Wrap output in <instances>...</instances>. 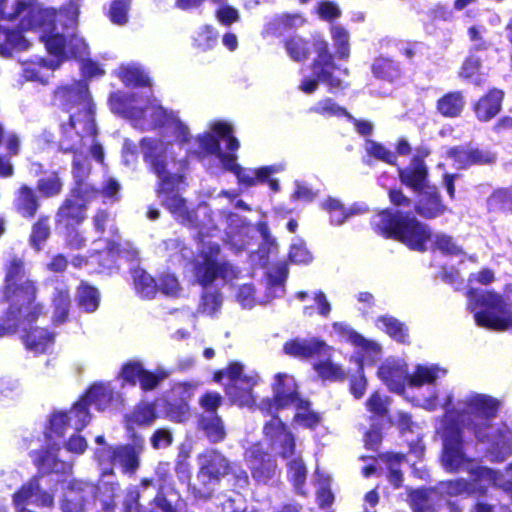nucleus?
Segmentation results:
<instances>
[{"label": "nucleus", "mask_w": 512, "mask_h": 512, "mask_svg": "<svg viewBox=\"0 0 512 512\" xmlns=\"http://www.w3.org/2000/svg\"><path fill=\"white\" fill-rule=\"evenodd\" d=\"M109 106L112 112L128 119L135 129L150 131L165 128L173 134L174 142L153 137L143 138L140 142L144 160L158 177L159 198L177 220L199 228L198 254L195 257L197 281L206 286L218 277L225 281L235 278L238 273L236 268L222 260L219 244L212 240L214 235L210 232L215 230L211 225L212 220L209 218L208 223L197 222L200 216H207V208L199 206L195 212L189 211L178 194L187 167L186 154L191 153L189 149L197 148L179 112L164 108L150 89L131 95L113 93Z\"/></svg>", "instance_id": "nucleus-1"}, {"label": "nucleus", "mask_w": 512, "mask_h": 512, "mask_svg": "<svg viewBox=\"0 0 512 512\" xmlns=\"http://www.w3.org/2000/svg\"><path fill=\"white\" fill-rule=\"evenodd\" d=\"M56 97L70 112L69 121L61 126L58 145L62 152L73 155L72 173L81 182L90 172L88 156L103 160V148L96 143L93 103L83 81L58 88Z\"/></svg>", "instance_id": "nucleus-2"}, {"label": "nucleus", "mask_w": 512, "mask_h": 512, "mask_svg": "<svg viewBox=\"0 0 512 512\" xmlns=\"http://www.w3.org/2000/svg\"><path fill=\"white\" fill-rule=\"evenodd\" d=\"M501 407L499 399L471 391L461 396L439 421L473 433L479 442L489 445L487 454L490 460L500 462L512 454L511 432L493 425Z\"/></svg>", "instance_id": "nucleus-3"}, {"label": "nucleus", "mask_w": 512, "mask_h": 512, "mask_svg": "<svg viewBox=\"0 0 512 512\" xmlns=\"http://www.w3.org/2000/svg\"><path fill=\"white\" fill-rule=\"evenodd\" d=\"M77 17L75 8L66 19L44 22L35 29L41 32L40 38L51 59L37 58L24 62L23 75L27 80L47 83L52 72L72 57L81 62V70L85 77H99L104 74L98 63L85 58L88 55V45L83 38L74 34Z\"/></svg>", "instance_id": "nucleus-4"}, {"label": "nucleus", "mask_w": 512, "mask_h": 512, "mask_svg": "<svg viewBox=\"0 0 512 512\" xmlns=\"http://www.w3.org/2000/svg\"><path fill=\"white\" fill-rule=\"evenodd\" d=\"M232 133L233 127L229 122L212 121L208 125V130L194 139L197 148H191L189 151L197 156H216L222 167L232 172L236 176L239 185L245 187L264 183L271 175L284 170L283 164L263 166L256 169L241 167L236 162V151L240 144Z\"/></svg>", "instance_id": "nucleus-5"}, {"label": "nucleus", "mask_w": 512, "mask_h": 512, "mask_svg": "<svg viewBox=\"0 0 512 512\" xmlns=\"http://www.w3.org/2000/svg\"><path fill=\"white\" fill-rule=\"evenodd\" d=\"M371 223L377 233L396 239L415 251H425L432 240L433 233L426 224L401 212L383 210L373 217Z\"/></svg>", "instance_id": "nucleus-6"}, {"label": "nucleus", "mask_w": 512, "mask_h": 512, "mask_svg": "<svg viewBox=\"0 0 512 512\" xmlns=\"http://www.w3.org/2000/svg\"><path fill=\"white\" fill-rule=\"evenodd\" d=\"M264 434L269 439L273 451L287 461V477L294 490L305 495L307 469L300 453L296 451L293 434L278 417H273L265 424Z\"/></svg>", "instance_id": "nucleus-7"}, {"label": "nucleus", "mask_w": 512, "mask_h": 512, "mask_svg": "<svg viewBox=\"0 0 512 512\" xmlns=\"http://www.w3.org/2000/svg\"><path fill=\"white\" fill-rule=\"evenodd\" d=\"M501 295L488 290H470L468 308L473 313L478 326L505 330L512 328V303Z\"/></svg>", "instance_id": "nucleus-8"}, {"label": "nucleus", "mask_w": 512, "mask_h": 512, "mask_svg": "<svg viewBox=\"0 0 512 512\" xmlns=\"http://www.w3.org/2000/svg\"><path fill=\"white\" fill-rule=\"evenodd\" d=\"M4 295L10 302L9 311L26 308V317L35 319L34 314L41 312V304L35 302L36 287L26 277L23 261L16 256H9L4 265Z\"/></svg>", "instance_id": "nucleus-9"}, {"label": "nucleus", "mask_w": 512, "mask_h": 512, "mask_svg": "<svg viewBox=\"0 0 512 512\" xmlns=\"http://www.w3.org/2000/svg\"><path fill=\"white\" fill-rule=\"evenodd\" d=\"M436 432L443 441L441 461L447 471H466L470 474L473 481L493 483L482 474L483 470L490 469L479 466L474 459L469 458L463 451L461 430L439 421L436 425Z\"/></svg>", "instance_id": "nucleus-10"}, {"label": "nucleus", "mask_w": 512, "mask_h": 512, "mask_svg": "<svg viewBox=\"0 0 512 512\" xmlns=\"http://www.w3.org/2000/svg\"><path fill=\"white\" fill-rule=\"evenodd\" d=\"M312 45L316 54L312 64V76H304L299 89L305 94H312L317 90L319 82L328 85L330 90L341 88V76H346L347 70L336 66L328 42L322 35H314Z\"/></svg>", "instance_id": "nucleus-11"}, {"label": "nucleus", "mask_w": 512, "mask_h": 512, "mask_svg": "<svg viewBox=\"0 0 512 512\" xmlns=\"http://www.w3.org/2000/svg\"><path fill=\"white\" fill-rule=\"evenodd\" d=\"M27 314L26 308L9 311L0 323V337L20 330L23 332L22 338L28 350L36 354L44 353L52 346L54 334L44 328L32 326L33 322L43 315V307L41 306L40 313L36 311L35 319L26 317Z\"/></svg>", "instance_id": "nucleus-12"}, {"label": "nucleus", "mask_w": 512, "mask_h": 512, "mask_svg": "<svg viewBox=\"0 0 512 512\" xmlns=\"http://www.w3.org/2000/svg\"><path fill=\"white\" fill-rule=\"evenodd\" d=\"M8 0H0V17L12 19L20 17V25L24 30L36 29L39 24L44 22H54L66 19L68 15L76 8L78 12V3L80 0H69L67 7L61 11L54 9H42L34 0H12V5L16 8L10 12L7 11Z\"/></svg>", "instance_id": "nucleus-13"}, {"label": "nucleus", "mask_w": 512, "mask_h": 512, "mask_svg": "<svg viewBox=\"0 0 512 512\" xmlns=\"http://www.w3.org/2000/svg\"><path fill=\"white\" fill-rule=\"evenodd\" d=\"M223 378L228 380L225 384L226 395L234 404L246 407L254 404L252 390L259 382V375L255 371L246 369L240 362H231L214 375L216 382H221Z\"/></svg>", "instance_id": "nucleus-14"}, {"label": "nucleus", "mask_w": 512, "mask_h": 512, "mask_svg": "<svg viewBox=\"0 0 512 512\" xmlns=\"http://www.w3.org/2000/svg\"><path fill=\"white\" fill-rule=\"evenodd\" d=\"M331 335L355 348L351 360L355 361L360 369L363 365H373L382 355V346L378 342L365 338L345 322H334Z\"/></svg>", "instance_id": "nucleus-15"}, {"label": "nucleus", "mask_w": 512, "mask_h": 512, "mask_svg": "<svg viewBox=\"0 0 512 512\" xmlns=\"http://www.w3.org/2000/svg\"><path fill=\"white\" fill-rule=\"evenodd\" d=\"M93 224L96 232L107 233L112 239L108 237L99 238L93 242L94 249L98 258V271L104 269H110L115 263L117 257H130V253H126L119 249V243L114 238L116 234V228L113 220H111L105 211H99L93 218Z\"/></svg>", "instance_id": "nucleus-16"}, {"label": "nucleus", "mask_w": 512, "mask_h": 512, "mask_svg": "<svg viewBox=\"0 0 512 512\" xmlns=\"http://www.w3.org/2000/svg\"><path fill=\"white\" fill-rule=\"evenodd\" d=\"M199 466L197 475L199 486H193V492L195 497L206 499L211 496L219 480L228 474L230 465L223 455L210 450L199 456Z\"/></svg>", "instance_id": "nucleus-17"}, {"label": "nucleus", "mask_w": 512, "mask_h": 512, "mask_svg": "<svg viewBox=\"0 0 512 512\" xmlns=\"http://www.w3.org/2000/svg\"><path fill=\"white\" fill-rule=\"evenodd\" d=\"M91 416L88 405L83 398L77 402L68 412L54 413L50 420V432L48 437L52 440L53 435L64 437L70 431H80L89 422Z\"/></svg>", "instance_id": "nucleus-18"}, {"label": "nucleus", "mask_w": 512, "mask_h": 512, "mask_svg": "<svg viewBox=\"0 0 512 512\" xmlns=\"http://www.w3.org/2000/svg\"><path fill=\"white\" fill-rule=\"evenodd\" d=\"M143 447V438L135 436L133 446H123L115 450L103 447L96 451L95 457L101 465L105 462L118 464L124 472H132L138 467V457Z\"/></svg>", "instance_id": "nucleus-19"}, {"label": "nucleus", "mask_w": 512, "mask_h": 512, "mask_svg": "<svg viewBox=\"0 0 512 512\" xmlns=\"http://www.w3.org/2000/svg\"><path fill=\"white\" fill-rule=\"evenodd\" d=\"M244 459L252 478L261 484H267L277 475V464L273 457L265 453L260 444L246 449Z\"/></svg>", "instance_id": "nucleus-20"}, {"label": "nucleus", "mask_w": 512, "mask_h": 512, "mask_svg": "<svg viewBox=\"0 0 512 512\" xmlns=\"http://www.w3.org/2000/svg\"><path fill=\"white\" fill-rule=\"evenodd\" d=\"M273 403L263 404L262 409L273 414L274 411L292 406L300 401L298 386L294 377L287 373H278L272 383Z\"/></svg>", "instance_id": "nucleus-21"}, {"label": "nucleus", "mask_w": 512, "mask_h": 512, "mask_svg": "<svg viewBox=\"0 0 512 512\" xmlns=\"http://www.w3.org/2000/svg\"><path fill=\"white\" fill-rule=\"evenodd\" d=\"M379 379L392 392L403 393L409 383L407 362L399 357H388L378 368Z\"/></svg>", "instance_id": "nucleus-22"}, {"label": "nucleus", "mask_w": 512, "mask_h": 512, "mask_svg": "<svg viewBox=\"0 0 512 512\" xmlns=\"http://www.w3.org/2000/svg\"><path fill=\"white\" fill-rule=\"evenodd\" d=\"M78 187L73 190L72 195L60 207L57 213V222L69 228L74 224H80L86 216L85 202L83 193L87 191V186L82 182L76 181Z\"/></svg>", "instance_id": "nucleus-23"}, {"label": "nucleus", "mask_w": 512, "mask_h": 512, "mask_svg": "<svg viewBox=\"0 0 512 512\" xmlns=\"http://www.w3.org/2000/svg\"><path fill=\"white\" fill-rule=\"evenodd\" d=\"M34 462L43 473L69 474L73 468L72 460L65 459L56 443L34 456Z\"/></svg>", "instance_id": "nucleus-24"}, {"label": "nucleus", "mask_w": 512, "mask_h": 512, "mask_svg": "<svg viewBox=\"0 0 512 512\" xmlns=\"http://www.w3.org/2000/svg\"><path fill=\"white\" fill-rule=\"evenodd\" d=\"M94 491V486L88 482L70 481L60 503L62 512H83L87 498L93 495Z\"/></svg>", "instance_id": "nucleus-25"}, {"label": "nucleus", "mask_w": 512, "mask_h": 512, "mask_svg": "<svg viewBox=\"0 0 512 512\" xmlns=\"http://www.w3.org/2000/svg\"><path fill=\"white\" fill-rule=\"evenodd\" d=\"M285 354L292 357L307 359L321 355H328L331 350L324 341L316 338L311 339H292L287 341L283 347Z\"/></svg>", "instance_id": "nucleus-26"}, {"label": "nucleus", "mask_w": 512, "mask_h": 512, "mask_svg": "<svg viewBox=\"0 0 512 512\" xmlns=\"http://www.w3.org/2000/svg\"><path fill=\"white\" fill-rule=\"evenodd\" d=\"M268 292L264 296L256 294L252 285L245 284L239 288L237 298L244 308H252L256 304H266L273 298L280 297L284 294L283 280L269 281Z\"/></svg>", "instance_id": "nucleus-27"}, {"label": "nucleus", "mask_w": 512, "mask_h": 512, "mask_svg": "<svg viewBox=\"0 0 512 512\" xmlns=\"http://www.w3.org/2000/svg\"><path fill=\"white\" fill-rule=\"evenodd\" d=\"M398 172L402 184L418 194L430 187L427 180V167L421 161L420 156H414L410 165L404 169H399Z\"/></svg>", "instance_id": "nucleus-28"}, {"label": "nucleus", "mask_w": 512, "mask_h": 512, "mask_svg": "<svg viewBox=\"0 0 512 512\" xmlns=\"http://www.w3.org/2000/svg\"><path fill=\"white\" fill-rule=\"evenodd\" d=\"M226 241L237 251L247 248L252 228L238 214L230 213L225 220Z\"/></svg>", "instance_id": "nucleus-29"}, {"label": "nucleus", "mask_w": 512, "mask_h": 512, "mask_svg": "<svg viewBox=\"0 0 512 512\" xmlns=\"http://www.w3.org/2000/svg\"><path fill=\"white\" fill-rule=\"evenodd\" d=\"M156 402H140L138 403L131 412L125 415L126 428L132 431L134 427L150 426L157 419Z\"/></svg>", "instance_id": "nucleus-30"}, {"label": "nucleus", "mask_w": 512, "mask_h": 512, "mask_svg": "<svg viewBox=\"0 0 512 512\" xmlns=\"http://www.w3.org/2000/svg\"><path fill=\"white\" fill-rule=\"evenodd\" d=\"M449 157L457 168H465L473 164H486L495 160V155L488 151L471 148H454Z\"/></svg>", "instance_id": "nucleus-31"}, {"label": "nucleus", "mask_w": 512, "mask_h": 512, "mask_svg": "<svg viewBox=\"0 0 512 512\" xmlns=\"http://www.w3.org/2000/svg\"><path fill=\"white\" fill-rule=\"evenodd\" d=\"M446 207L441 203L437 189L434 186L419 193L416 211L425 218H435L442 215Z\"/></svg>", "instance_id": "nucleus-32"}, {"label": "nucleus", "mask_w": 512, "mask_h": 512, "mask_svg": "<svg viewBox=\"0 0 512 512\" xmlns=\"http://www.w3.org/2000/svg\"><path fill=\"white\" fill-rule=\"evenodd\" d=\"M195 386L188 383H179L172 389V394L175 397L181 398L179 405L170 404L167 411V417L174 422H183L189 416V407L187 400H189L194 394Z\"/></svg>", "instance_id": "nucleus-33"}, {"label": "nucleus", "mask_w": 512, "mask_h": 512, "mask_svg": "<svg viewBox=\"0 0 512 512\" xmlns=\"http://www.w3.org/2000/svg\"><path fill=\"white\" fill-rule=\"evenodd\" d=\"M447 373V369L438 364H417L413 372L409 374L408 385L420 387L425 384H433L436 380L444 378Z\"/></svg>", "instance_id": "nucleus-34"}, {"label": "nucleus", "mask_w": 512, "mask_h": 512, "mask_svg": "<svg viewBox=\"0 0 512 512\" xmlns=\"http://www.w3.org/2000/svg\"><path fill=\"white\" fill-rule=\"evenodd\" d=\"M52 321L54 324H62L66 321L71 305L70 294L64 283H57L51 294Z\"/></svg>", "instance_id": "nucleus-35"}, {"label": "nucleus", "mask_w": 512, "mask_h": 512, "mask_svg": "<svg viewBox=\"0 0 512 512\" xmlns=\"http://www.w3.org/2000/svg\"><path fill=\"white\" fill-rule=\"evenodd\" d=\"M503 91L491 89L485 96L475 104L474 110L480 121H489L495 117L501 109Z\"/></svg>", "instance_id": "nucleus-36"}, {"label": "nucleus", "mask_w": 512, "mask_h": 512, "mask_svg": "<svg viewBox=\"0 0 512 512\" xmlns=\"http://www.w3.org/2000/svg\"><path fill=\"white\" fill-rule=\"evenodd\" d=\"M117 76L127 86L148 87L150 89L151 80L148 74L137 63L122 64L117 69Z\"/></svg>", "instance_id": "nucleus-37"}, {"label": "nucleus", "mask_w": 512, "mask_h": 512, "mask_svg": "<svg viewBox=\"0 0 512 512\" xmlns=\"http://www.w3.org/2000/svg\"><path fill=\"white\" fill-rule=\"evenodd\" d=\"M16 211L23 217H33L39 207L38 199L32 188L22 185L14 199Z\"/></svg>", "instance_id": "nucleus-38"}, {"label": "nucleus", "mask_w": 512, "mask_h": 512, "mask_svg": "<svg viewBox=\"0 0 512 512\" xmlns=\"http://www.w3.org/2000/svg\"><path fill=\"white\" fill-rule=\"evenodd\" d=\"M324 208L330 213V221L334 225H341L349 217L366 212V207L361 204H354L345 208L338 200L328 199L324 203Z\"/></svg>", "instance_id": "nucleus-39"}, {"label": "nucleus", "mask_w": 512, "mask_h": 512, "mask_svg": "<svg viewBox=\"0 0 512 512\" xmlns=\"http://www.w3.org/2000/svg\"><path fill=\"white\" fill-rule=\"evenodd\" d=\"M283 47L287 56L294 62H304L310 55L309 41L298 34L286 37L283 40Z\"/></svg>", "instance_id": "nucleus-40"}, {"label": "nucleus", "mask_w": 512, "mask_h": 512, "mask_svg": "<svg viewBox=\"0 0 512 512\" xmlns=\"http://www.w3.org/2000/svg\"><path fill=\"white\" fill-rule=\"evenodd\" d=\"M29 41L19 32L0 25V55L8 56L13 50H25Z\"/></svg>", "instance_id": "nucleus-41"}, {"label": "nucleus", "mask_w": 512, "mask_h": 512, "mask_svg": "<svg viewBox=\"0 0 512 512\" xmlns=\"http://www.w3.org/2000/svg\"><path fill=\"white\" fill-rule=\"evenodd\" d=\"M113 399V389L109 383L94 384L83 400L87 405H94L98 410H105Z\"/></svg>", "instance_id": "nucleus-42"}, {"label": "nucleus", "mask_w": 512, "mask_h": 512, "mask_svg": "<svg viewBox=\"0 0 512 512\" xmlns=\"http://www.w3.org/2000/svg\"><path fill=\"white\" fill-rule=\"evenodd\" d=\"M375 325L397 342L406 343L408 341L409 334L407 327L392 316L384 315L378 317L375 321Z\"/></svg>", "instance_id": "nucleus-43"}, {"label": "nucleus", "mask_w": 512, "mask_h": 512, "mask_svg": "<svg viewBox=\"0 0 512 512\" xmlns=\"http://www.w3.org/2000/svg\"><path fill=\"white\" fill-rule=\"evenodd\" d=\"M331 351L332 349L328 352V355L317 356L319 360L314 364V369L322 379L330 381L344 380L345 371L341 365L330 359Z\"/></svg>", "instance_id": "nucleus-44"}, {"label": "nucleus", "mask_w": 512, "mask_h": 512, "mask_svg": "<svg viewBox=\"0 0 512 512\" xmlns=\"http://www.w3.org/2000/svg\"><path fill=\"white\" fill-rule=\"evenodd\" d=\"M453 399V391L445 389L443 391H433L430 396L419 399L417 404L428 411H434L439 407L443 408L445 415L448 409L455 406Z\"/></svg>", "instance_id": "nucleus-45"}, {"label": "nucleus", "mask_w": 512, "mask_h": 512, "mask_svg": "<svg viewBox=\"0 0 512 512\" xmlns=\"http://www.w3.org/2000/svg\"><path fill=\"white\" fill-rule=\"evenodd\" d=\"M330 37L338 59H348L350 56V34L340 24H332L329 28Z\"/></svg>", "instance_id": "nucleus-46"}, {"label": "nucleus", "mask_w": 512, "mask_h": 512, "mask_svg": "<svg viewBox=\"0 0 512 512\" xmlns=\"http://www.w3.org/2000/svg\"><path fill=\"white\" fill-rule=\"evenodd\" d=\"M291 407L295 409L293 417L295 426L313 429L321 422L320 415L310 409L307 401L301 399Z\"/></svg>", "instance_id": "nucleus-47"}, {"label": "nucleus", "mask_w": 512, "mask_h": 512, "mask_svg": "<svg viewBox=\"0 0 512 512\" xmlns=\"http://www.w3.org/2000/svg\"><path fill=\"white\" fill-rule=\"evenodd\" d=\"M133 281L136 293L146 299L153 298L158 291V282H156L148 273L142 269L133 271Z\"/></svg>", "instance_id": "nucleus-48"}, {"label": "nucleus", "mask_w": 512, "mask_h": 512, "mask_svg": "<svg viewBox=\"0 0 512 512\" xmlns=\"http://www.w3.org/2000/svg\"><path fill=\"white\" fill-rule=\"evenodd\" d=\"M475 484H469L464 479H458L454 481H448L446 483L441 484V490L446 492L447 494L451 496H457L461 495L463 493H473V492H482L486 487L493 485L496 486L494 483H488V482H482L474 481Z\"/></svg>", "instance_id": "nucleus-49"}, {"label": "nucleus", "mask_w": 512, "mask_h": 512, "mask_svg": "<svg viewBox=\"0 0 512 512\" xmlns=\"http://www.w3.org/2000/svg\"><path fill=\"white\" fill-rule=\"evenodd\" d=\"M373 74L388 81H393L401 75L400 66L392 59L387 57H378L372 64Z\"/></svg>", "instance_id": "nucleus-50"}, {"label": "nucleus", "mask_w": 512, "mask_h": 512, "mask_svg": "<svg viewBox=\"0 0 512 512\" xmlns=\"http://www.w3.org/2000/svg\"><path fill=\"white\" fill-rule=\"evenodd\" d=\"M464 107L463 96L460 92H451L438 101V111L446 117L458 116Z\"/></svg>", "instance_id": "nucleus-51"}, {"label": "nucleus", "mask_w": 512, "mask_h": 512, "mask_svg": "<svg viewBox=\"0 0 512 512\" xmlns=\"http://www.w3.org/2000/svg\"><path fill=\"white\" fill-rule=\"evenodd\" d=\"M159 252L169 257L173 262H180L192 256L191 250L185 247L178 239L164 241L162 245L159 246Z\"/></svg>", "instance_id": "nucleus-52"}, {"label": "nucleus", "mask_w": 512, "mask_h": 512, "mask_svg": "<svg viewBox=\"0 0 512 512\" xmlns=\"http://www.w3.org/2000/svg\"><path fill=\"white\" fill-rule=\"evenodd\" d=\"M435 493L428 490H414L409 494V502L414 512H435L433 498Z\"/></svg>", "instance_id": "nucleus-53"}, {"label": "nucleus", "mask_w": 512, "mask_h": 512, "mask_svg": "<svg viewBox=\"0 0 512 512\" xmlns=\"http://www.w3.org/2000/svg\"><path fill=\"white\" fill-rule=\"evenodd\" d=\"M201 427L211 442H220L225 437L223 422L216 414L204 415L201 419Z\"/></svg>", "instance_id": "nucleus-54"}, {"label": "nucleus", "mask_w": 512, "mask_h": 512, "mask_svg": "<svg viewBox=\"0 0 512 512\" xmlns=\"http://www.w3.org/2000/svg\"><path fill=\"white\" fill-rule=\"evenodd\" d=\"M309 112L321 115L325 118L341 116H347L351 118L346 109L338 105L331 98H324L319 100L309 108Z\"/></svg>", "instance_id": "nucleus-55"}, {"label": "nucleus", "mask_w": 512, "mask_h": 512, "mask_svg": "<svg viewBox=\"0 0 512 512\" xmlns=\"http://www.w3.org/2000/svg\"><path fill=\"white\" fill-rule=\"evenodd\" d=\"M158 290L170 298H180L184 295V289L177 277L171 273H163L158 278Z\"/></svg>", "instance_id": "nucleus-56"}, {"label": "nucleus", "mask_w": 512, "mask_h": 512, "mask_svg": "<svg viewBox=\"0 0 512 512\" xmlns=\"http://www.w3.org/2000/svg\"><path fill=\"white\" fill-rule=\"evenodd\" d=\"M430 245L432 248L437 249L447 255L462 254V248L455 242L453 237L441 232L432 234Z\"/></svg>", "instance_id": "nucleus-57"}, {"label": "nucleus", "mask_w": 512, "mask_h": 512, "mask_svg": "<svg viewBox=\"0 0 512 512\" xmlns=\"http://www.w3.org/2000/svg\"><path fill=\"white\" fill-rule=\"evenodd\" d=\"M62 180L57 173H51L42 177L37 182L38 192L46 198L57 196L62 191Z\"/></svg>", "instance_id": "nucleus-58"}, {"label": "nucleus", "mask_w": 512, "mask_h": 512, "mask_svg": "<svg viewBox=\"0 0 512 512\" xmlns=\"http://www.w3.org/2000/svg\"><path fill=\"white\" fill-rule=\"evenodd\" d=\"M317 483V501L321 507H326L332 504L334 496L330 490V477L318 469L315 472Z\"/></svg>", "instance_id": "nucleus-59"}, {"label": "nucleus", "mask_w": 512, "mask_h": 512, "mask_svg": "<svg viewBox=\"0 0 512 512\" xmlns=\"http://www.w3.org/2000/svg\"><path fill=\"white\" fill-rule=\"evenodd\" d=\"M78 303L87 312H93L99 305L98 291L90 286L81 285L78 289Z\"/></svg>", "instance_id": "nucleus-60"}, {"label": "nucleus", "mask_w": 512, "mask_h": 512, "mask_svg": "<svg viewBox=\"0 0 512 512\" xmlns=\"http://www.w3.org/2000/svg\"><path fill=\"white\" fill-rule=\"evenodd\" d=\"M460 76L470 80L475 85H481L485 77L480 73V60L473 56L467 58L462 65Z\"/></svg>", "instance_id": "nucleus-61"}, {"label": "nucleus", "mask_w": 512, "mask_h": 512, "mask_svg": "<svg viewBox=\"0 0 512 512\" xmlns=\"http://www.w3.org/2000/svg\"><path fill=\"white\" fill-rule=\"evenodd\" d=\"M315 14L323 21L332 22L341 16L342 11L336 2L321 0L315 5Z\"/></svg>", "instance_id": "nucleus-62"}, {"label": "nucleus", "mask_w": 512, "mask_h": 512, "mask_svg": "<svg viewBox=\"0 0 512 512\" xmlns=\"http://www.w3.org/2000/svg\"><path fill=\"white\" fill-rule=\"evenodd\" d=\"M289 259L296 264H308L312 261V254L302 239L293 238L289 250Z\"/></svg>", "instance_id": "nucleus-63"}, {"label": "nucleus", "mask_w": 512, "mask_h": 512, "mask_svg": "<svg viewBox=\"0 0 512 512\" xmlns=\"http://www.w3.org/2000/svg\"><path fill=\"white\" fill-rule=\"evenodd\" d=\"M482 474L497 485L498 488L512 494V464L505 470L504 473H499L494 470H483Z\"/></svg>", "instance_id": "nucleus-64"}]
</instances>
